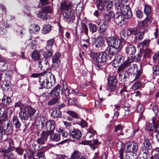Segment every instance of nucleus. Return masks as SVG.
Segmentation results:
<instances>
[{"label": "nucleus", "instance_id": "obj_12", "mask_svg": "<svg viewBox=\"0 0 159 159\" xmlns=\"http://www.w3.org/2000/svg\"><path fill=\"white\" fill-rule=\"evenodd\" d=\"M121 50V49H118L112 47L108 46L106 49V51L108 53V57L110 60H111L114 58L117 53L119 52Z\"/></svg>", "mask_w": 159, "mask_h": 159}, {"label": "nucleus", "instance_id": "obj_26", "mask_svg": "<svg viewBox=\"0 0 159 159\" xmlns=\"http://www.w3.org/2000/svg\"><path fill=\"white\" fill-rule=\"evenodd\" d=\"M12 121L14 124L15 127L17 129H19L21 126V124L18 117L16 115H14L12 117Z\"/></svg>", "mask_w": 159, "mask_h": 159}, {"label": "nucleus", "instance_id": "obj_14", "mask_svg": "<svg viewBox=\"0 0 159 159\" xmlns=\"http://www.w3.org/2000/svg\"><path fill=\"white\" fill-rule=\"evenodd\" d=\"M132 66L134 69L133 74L134 76H135L134 80L139 79L142 73L140 66H138L137 65L133 64Z\"/></svg>", "mask_w": 159, "mask_h": 159}, {"label": "nucleus", "instance_id": "obj_9", "mask_svg": "<svg viewBox=\"0 0 159 159\" xmlns=\"http://www.w3.org/2000/svg\"><path fill=\"white\" fill-rule=\"evenodd\" d=\"M54 39H50L47 42L46 45L43 49V55L46 58L51 57L53 54V50L52 48L54 43Z\"/></svg>", "mask_w": 159, "mask_h": 159}, {"label": "nucleus", "instance_id": "obj_56", "mask_svg": "<svg viewBox=\"0 0 159 159\" xmlns=\"http://www.w3.org/2000/svg\"><path fill=\"white\" fill-rule=\"evenodd\" d=\"M120 34L121 39H127L128 37L127 33L125 31H122Z\"/></svg>", "mask_w": 159, "mask_h": 159}, {"label": "nucleus", "instance_id": "obj_36", "mask_svg": "<svg viewBox=\"0 0 159 159\" xmlns=\"http://www.w3.org/2000/svg\"><path fill=\"white\" fill-rule=\"evenodd\" d=\"M80 153L78 151L75 150L72 154L70 159H78L80 157Z\"/></svg>", "mask_w": 159, "mask_h": 159}, {"label": "nucleus", "instance_id": "obj_51", "mask_svg": "<svg viewBox=\"0 0 159 159\" xmlns=\"http://www.w3.org/2000/svg\"><path fill=\"white\" fill-rule=\"evenodd\" d=\"M60 136L61 135L64 138H66L68 135V133L65 130L61 129V131H58Z\"/></svg>", "mask_w": 159, "mask_h": 159}, {"label": "nucleus", "instance_id": "obj_1", "mask_svg": "<svg viewBox=\"0 0 159 159\" xmlns=\"http://www.w3.org/2000/svg\"><path fill=\"white\" fill-rule=\"evenodd\" d=\"M117 12L115 16V23L119 26H121L124 23V19H129L132 17V14L130 8L128 6H123L119 2L115 3Z\"/></svg>", "mask_w": 159, "mask_h": 159}, {"label": "nucleus", "instance_id": "obj_58", "mask_svg": "<svg viewBox=\"0 0 159 159\" xmlns=\"http://www.w3.org/2000/svg\"><path fill=\"white\" fill-rule=\"evenodd\" d=\"M119 79L120 81H125V80L127 78V76L125 75V74L124 75L123 73L122 74L120 73L119 74Z\"/></svg>", "mask_w": 159, "mask_h": 159}, {"label": "nucleus", "instance_id": "obj_55", "mask_svg": "<svg viewBox=\"0 0 159 159\" xmlns=\"http://www.w3.org/2000/svg\"><path fill=\"white\" fill-rule=\"evenodd\" d=\"M151 17L149 16H147V17L143 21V23H142V25H143V24H147L151 22Z\"/></svg>", "mask_w": 159, "mask_h": 159}, {"label": "nucleus", "instance_id": "obj_8", "mask_svg": "<svg viewBox=\"0 0 159 159\" xmlns=\"http://www.w3.org/2000/svg\"><path fill=\"white\" fill-rule=\"evenodd\" d=\"M107 42L109 47H112L118 49H122L123 45L125 44L124 41H121L118 39L113 37L108 38Z\"/></svg>", "mask_w": 159, "mask_h": 159}, {"label": "nucleus", "instance_id": "obj_5", "mask_svg": "<svg viewBox=\"0 0 159 159\" xmlns=\"http://www.w3.org/2000/svg\"><path fill=\"white\" fill-rule=\"evenodd\" d=\"M107 55L105 52H101L98 53L94 60V64L98 70H102L104 65L107 60Z\"/></svg>", "mask_w": 159, "mask_h": 159}, {"label": "nucleus", "instance_id": "obj_44", "mask_svg": "<svg viewBox=\"0 0 159 159\" xmlns=\"http://www.w3.org/2000/svg\"><path fill=\"white\" fill-rule=\"evenodd\" d=\"M97 6L99 10H102L103 7H105L104 2H103L100 0H98L97 1Z\"/></svg>", "mask_w": 159, "mask_h": 159}, {"label": "nucleus", "instance_id": "obj_47", "mask_svg": "<svg viewBox=\"0 0 159 159\" xmlns=\"http://www.w3.org/2000/svg\"><path fill=\"white\" fill-rule=\"evenodd\" d=\"M89 30L92 33L96 32L97 30L96 25L93 24H90L89 25Z\"/></svg>", "mask_w": 159, "mask_h": 159}, {"label": "nucleus", "instance_id": "obj_27", "mask_svg": "<svg viewBox=\"0 0 159 159\" xmlns=\"http://www.w3.org/2000/svg\"><path fill=\"white\" fill-rule=\"evenodd\" d=\"M124 60V58L121 55H119L117 56L114 60V63L112 64V66L115 67H116V66H115L114 65L116 64H119L120 63L123 62Z\"/></svg>", "mask_w": 159, "mask_h": 159}, {"label": "nucleus", "instance_id": "obj_23", "mask_svg": "<svg viewBox=\"0 0 159 159\" xmlns=\"http://www.w3.org/2000/svg\"><path fill=\"white\" fill-rule=\"evenodd\" d=\"M11 151L8 150H2L0 152L4 153L3 156L4 159H12L13 157V155L12 153L11 152Z\"/></svg>", "mask_w": 159, "mask_h": 159}, {"label": "nucleus", "instance_id": "obj_10", "mask_svg": "<svg viewBox=\"0 0 159 159\" xmlns=\"http://www.w3.org/2000/svg\"><path fill=\"white\" fill-rule=\"evenodd\" d=\"M117 80L114 76H110L108 79V85L107 86V90L112 92L116 89Z\"/></svg>", "mask_w": 159, "mask_h": 159}, {"label": "nucleus", "instance_id": "obj_3", "mask_svg": "<svg viewBox=\"0 0 159 159\" xmlns=\"http://www.w3.org/2000/svg\"><path fill=\"white\" fill-rule=\"evenodd\" d=\"M39 81L41 87L39 89L43 88L49 89L54 86L55 79L54 76L51 73L47 72L43 75H41L39 77Z\"/></svg>", "mask_w": 159, "mask_h": 159}, {"label": "nucleus", "instance_id": "obj_22", "mask_svg": "<svg viewBox=\"0 0 159 159\" xmlns=\"http://www.w3.org/2000/svg\"><path fill=\"white\" fill-rule=\"evenodd\" d=\"M7 68L6 60L4 57L0 56V70L5 71Z\"/></svg>", "mask_w": 159, "mask_h": 159}, {"label": "nucleus", "instance_id": "obj_13", "mask_svg": "<svg viewBox=\"0 0 159 159\" xmlns=\"http://www.w3.org/2000/svg\"><path fill=\"white\" fill-rule=\"evenodd\" d=\"M125 44L127 45L125 48V52L127 55L130 56L131 58L132 59L133 55L135 53L136 48L134 45L131 44H129L127 42H125Z\"/></svg>", "mask_w": 159, "mask_h": 159}, {"label": "nucleus", "instance_id": "obj_6", "mask_svg": "<svg viewBox=\"0 0 159 159\" xmlns=\"http://www.w3.org/2000/svg\"><path fill=\"white\" fill-rule=\"evenodd\" d=\"M152 148L151 143L149 141H145L144 142L139 155V159H148L150 157L149 151L151 150Z\"/></svg>", "mask_w": 159, "mask_h": 159}, {"label": "nucleus", "instance_id": "obj_64", "mask_svg": "<svg viewBox=\"0 0 159 159\" xmlns=\"http://www.w3.org/2000/svg\"><path fill=\"white\" fill-rule=\"evenodd\" d=\"M37 41L35 40H32L30 43V49L32 50L33 49L34 47H35V45L37 44Z\"/></svg>", "mask_w": 159, "mask_h": 159}, {"label": "nucleus", "instance_id": "obj_50", "mask_svg": "<svg viewBox=\"0 0 159 159\" xmlns=\"http://www.w3.org/2000/svg\"><path fill=\"white\" fill-rule=\"evenodd\" d=\"M82 144L84 145H89L91 146L93 149V150H94L96 148V146H94L92 143V141H83L82 142Z\"/></svg>", "mask_w": 159, "mask_h": 159}, {"label": "nucleus", "instance_id": "obj_21", "mask_svg": "<svg viewBox=\"0 0 159 159\" xmlns=\"http://www.w3.org/2000/svg\"><path fill=\"white\" fill-rule=\"evenodd\" d=\"M60 91V86L57 85L51 91L50 95L52 97L58 96L59 95Z\"/></svg>", "mask_w": 159, "mask_h": 159}, {"label": "nucleus", "instance_id": "obj_49", "mask_svg": "<svg viewBox=\"0 0 159 159\" xmlns=\"http://www.w3.org/2000/svg\"><path fill=\"white\" fill-rule=\"evenodd\" d=\"M42 11L45 13H50L52 12V9L50 7L46 6L43 8Z\"/></svg>", "mask_w": 159, "mask_h": 159}, {"label": "nucleus", "instance_id": "obj_60", "mask_svg": "<svg viewBox=\"0 0 159 159\" xmlns=\"http://www.w3.org/2000/svg\"><path fill=\"white\" fill-rule=\"evenodd\" d=\"M128 1V0H120V1L119 0H114V2H115V4L117 2H119L120 4H121L123 6H127L126 5H124V4L126 3Z\"/></svg>", "mask_w": 159, "mask_h": 159}, {"label": "nucleus", "instance_id": "obj_57", "mask_svg": "<svg viewBox=\"0 0 159 159\" xmlns=\"http://www.w3.org/2000/svg\"><path fill=\"white\" fill-rule=\"evenodd\" d=\"M64 89L65 93L66 94L71 93L73 91V89L69 87H66V88L64 87Z\"/></svg>", "mask_w": 159, "mask_h": 159}, {"label": "nucleus", "instance_id": "obj_48", "mask_svg": "<svg viewBox=\"0 0 159 159\" xmlns=\"http://www.w3.org/2000/svg\"><path fill=\"white\" fill-rule=\"evenodd\" d=\"M66 113L69 114L72 117L75 118H79L77 114L73 111H67L66 112Z\"/></svg>", "mask_w": 159, "mask_h": 159}, {"label": "nucleus", "instance_id": "obj_25", "mask_svg": "<svg viewBox=\"0 0 159 159\" xmlns=\"http://www.w3.org/2000/svg\"><path fill=\"white\" fill-rule=\"evenodd\" d=\"M34 152L31 150L30 149H27L25 150V153L24 155L23 159H26V157L29 159H30L34 156Z\"/></svg>", "mask_w": 159, "mask_h": 159}, {"label": "nucleus", "instance_id": "obj_15", "mask_svg": "<svg viewBox=\"0 0 159 159\" xmlns=\"http://www.w3.org/2000/svg\"><path fill=\"white\" fill-rule=\"evenodd\" d=\"M69 134L71 137L75 139H79L82 137L81 132L78 129H74L70 130Z\"/></svg>", "mask_w": 159, "mask_h": 159}, {"label": "nucleus", "instance_id": "obj_53", "mask_svg": "<svg viewBox=\"0 0 159 159\" xmlns=\"http://www.w3.org/2000/svg\"><path fill=\"white\" fill-rule=\"evenodd\" d=\"M111 19L108 17L107 15L106 14L104 16V18L102 21L103 23L108 25V23L110 22Z\"/></svg>", "mask_w": 159, "mask_h": 159}, {"label": "nucleus", "instance_id": "obj_45", "mask_svg": "<svg viewBox=\"0 0 159 159\" xmlns=\"http://www.w3.org/2000/svg\"><path fill=\"white\" fill-rule=\"evenodd\" d=\"M136 15L137 17L139 19H142L143 15L142 11L139 9H138L136 11Z\"/></svg>", "mask_w": 159, "mask_h": 159}, {"label": "nucleus", "instance_id": "obj_4", "mask_svg": "<svg viewBox=\"0 0 159 159\" xmlns=\"http://www.w3.org/2000/svg\"><path fill=\"white\" fill-rule=\"evenodd\" d=\"M36 125L41 128L42 129L46 128L48 132L54 131L55 127V122L54 120H48L45 117L43 116L41 118L39 124L36 122Z\"/></svg>", "mask_w": 159, "mask_h": 159}, {"label": "nucleus", "instance_id": "obj_54", "mask_svg": "<svg viewBox=\"0 0 159 159\" xmlns=\"http://www.w3.org/2000/svg\"><path fill=\"white\" fill-rule=\"evenodd\" d=\"M15 151L17 153L20 155H21L23 152L24 150L22 148L20 147L15 148Z\"/></svg>", "mask_w": 159, "mask_h": 159}, {"label": "nucleus", "instance_id": "obj_63", "mask_svg": "<svg viewBox=\"0 0 159 159\" xmlns=\"http://www.w3.org/2000/svg\"><path fill=\"white\" fill-rule=\"evenodd\" d=\"M123 129V127L121 124H119L116 126L114 130L116 132H117L118 131H121Z\"/></svg>", "mask_w": 159, "mask_h": 159}, {"label": "nucleus", "instance_id": "obj_29", "mask_svg": "<svg viewBox=\"0 0 159 159\" xmlns=\"http://www.w3.org/2000/svg\"><path fill=\"white\" fill-rule=\"evenodd\" d=\"M26 109L27 110V111L29 116H34L36 111V109L30 106L26 105Z\"/></svg>", "mask_w": 159, "mask_h": 159}, {"label": "nucleus", "instance_id": "obj_34", "mask_svg": "<svg viewBox=\"0 0 159 159\" xmlns=\"http://www.w3.org/2000/svg\"><path fill=\"white\" fill-rule=\"evenodd\" d=\"M151 40L148 39H144L143 41L140 43V46L142 48H148L150 44Z\"/></svg>", "mask_w": 159, "mask_h": 159}, {"label": "nucleus", "instance_id": "obj_43", "mask_svg": "<svg viewBox=\"0 0 159 159\" xmlns=\"http://www.w3.org/2000/svg\"><path fill=\"white\" fill-rule=\"evenodd\" d=\"M129 58V57L128 59L122 64L125 68L127 67L130 66L131 65V63L134 61L131 58L130 59Z\"/></svg>", "mask_w": 159, "mask_h": 159}, {"label": "nucleus", "instance_id": "obj_7", "mask_svg": "<svg viewBox=\"0 0 159 159\" xmlns=\"http://www.w3.org/2000/svg\"><path fill=\"white\" fill-rule=\"evenodd\" d=\"M2 119V117L0 121V133H5V131L8 132L12 131L13 127L11 122L7 118L3 120Z\"/></svg>", "mask_w": 159, "mask_h": 159}, {"label": "nucleus", "instance_id": "obj_28", "mask_svg": "<svg viewBox=\"0 0 159 159\" xmlns=\"http://www.w3.org/2000/svg\"><path fill=\"white\" fill-rule=\"evenodd\" d=\"M144 32L142 31H139L135 35L134 41L136 42L141 41L143 38Z\"/></svg>", "mask_w": 159, "mask_h": 159}, {"label": "nucleus", "instance_id": "obj_62", "mask_svg": "<svg viewBox=\"0 0 159 159\" xmlns=\"http://www.w3.org/2000/svg\"><path fill=\"white\" fill-rule=\"evenodd\" d=\"M129 30L130 34H132L135 35L138 33L137 30L136 28H130L129 29Z\"/></svg>", "mask_w": 159, "mask_h": 159}, {"label": "nucleus", "instance_id": "obj_18", "mask_svg": "<svg viewBox=\"0 0 159 159\" xmlns=\"http://www.w3.org/2000/svg\"><path fill=\"white\" fill-rule=\"evenodd\" d=\"M60 53L59 52L56 53L52 57V62L56 65V67H58L61 63L60 60Z\"/></svg>", "mask_w": 159, "mask_h": 159}, {"label": "nucleus", "instance_id": "obj_61", "mask_svg": "<svg viewBox=\"0 0 159 159\" xmlns=\"http://www.w3.org/2000/svg\"><path fill=\"white\" fill-rule=\"evenodd\" d=\"M45 141H46L45 140L42 138H41L40 137L38 138L36 140V142L37 143L40 145L44 144H45Z\"/></svg>", "mask_w": 159, "mask_h": 159}, {"label": "nucleus", "instance_id": "obj_59", "mask_svg": "<svg viewBox=\"0 0 159 159\" xmlns=\"http://www.w3.org/2000/svg\"><path fill=\"white\" fill-rule=\"evenodd\" d=\"M82 30L84 31L86 35H88V29L87 26L84 23H83L82 25Z\"/></svg>", "mask_w": 159, "mask_h": 159}, {"label": "nucleus", "instance_id": "obj_32", "mask_svg": "<svg viewBox=\"0 0 159 159\" xmlns=\"http://www.w3.org/2000/svg\"><path fill=\"white\" fill-rule=\"evenodd\" d=\"M40 54L39 52L37 50H34L32 52L31 57L34 60H39L40 58Z\"/></svg>", "mask_w": 159, "mask_h": 159}, {"label": "nucleus", "instance_id": "obj_31", "mask_svg": "<svg viewBox=\"0 0 159 159\" xmlns=\"http://www.w3.org/2000/svg\"><path fill=\"white\" fill-rule=\"evenodd\" d=\"M151 120L153 125L150 123H148L146 126L147 129L149 131H152L155 127L156 124L155 118L154 117H152Z\"/></svg>", "mask_w": 159, "mask_h": 159}, {"label": "nucleus", "instance_id": "obj_16", "mask_svg": "<svg viewBox=\"0 0 159 159\" xmlns=\"http://www.w3.org/2000/svg\"><path fill=\"white\" fill-rule=\"evenodd\" d=\"M138 149V144L135 142H130L127 144L126 151L128 152H135Z\"/></svg>", "mask_w": 159, "mask_h": 159}, {"label": "nucleus", "instance_id": "obj_30", "mask_svg": "<svg viewBox=\"0 0 159 159\" xmlns=\"http://www.w3.org/2000/svg\"><path fill=\"white\" fill-rule=\"evenodd\" d=\"M46 159L45 156L44 152H38L36 156L32 157L30 159Z\"/></svg>", "mask_w": 159, "mask_h": 159}, {"label": "nucleus", "instance_id": "obj_39", "mask_svg": "<svg viewBox=\"0 0 159 159\" xmlns=\"http://www.w3.org/2000/svg\"><path fill=\"white\" fill-rule=\"evenodd\" d=\"M76 123L77 124L81 126L82 128L86 127L87 125V122L81 119H79L78 121H77Z\"/></svg>", "mask_w": 159, "mask_h": 159}, {"label": "nucleus", "instance_id": "obj_19", "mask_svg": "<svg viewBox=\"0 0 159 159\" xmlns=\"http://www.w3.org/2000/svg\"><path fill=\"white\" fill-rule=\"evenodd\" d=\"M49 139L52 141L58 142L61 139L60 134L58 133H54V131L49 132Z\"/></svg>", "mask_w": 159, "mask_h": 159}, {"label": "nucleus", "instance_id": "obj_41", "mask_svg": "<svg viewBox=\"0 0 159 159\" xmlns=\"http://www.w3.org/2000/svg\"><path fill=\"white\" fill-rule=\"evenodd\" d=\"M49 136V132L43 131L40 135V137L45 141H47L48 136Z\"/></svg>", "mask_w": 159, "mask_h": 159}, {"label": "nucleus", "instance_id": "obj_52", "mask_svg": "<svg viewBox=\"0 0 159 159\" xmlns=\"http://www.w3.org/2000/svg\"><path fill=\"white\" fill-rule=\"evenodd\" d=\"M59 100L58 98L56 97L53 98L52 99L48 102V104L49 105L51 106L57 102Z\"/></svg>", "mask_w": 159, "mask_h": 159}, {"label": "nucleus", "instance_id": "obj_24", "mask_svg": "<svg viewBox=\"0 0 159 159\" xmlns=\"http://www.w3.org/2000/svg\"><path fill=\"white\" fill-rule=\"evenodd\" d=\"M51 116L54 118H60L61 116V113L59 111L55 109H52Z\"/></svg>", "mask_w": 159, "mask_h": 159}, {"label": "nucleus", "instance_id": "obj_38", "mask_svg": "<svg viewBox=\"0 0 159 159\" xmlns=\"http://www.w3.org/2000/svg\"><path fill=\"white\" fill-rule=\"evenodd\" d=\"M153 75L156 76L159 75V64L152 67Z\"/></svg>", "mask_w": 159, "mask_h": 159}, {"label": "nucleus", "instance_id": "obj_37", "mask_svg": "<svg viewBox=\"0 0 159 159\" xmlns=\"http://www.w3.org/2000/svg\"><path fill=\"white\" fill-rule=\"evenodd\" d=\"M51 26L49 24L45 25L42 30V33L43 34L48 33L51 30Z\"/></svg>", "mask_w": 159, "mask_h": 159}, {"label": "nucleus", "instance_id": "obj_40", "mask_svg": "<svg viewBox=\"0 0 159 159\" xmlns=\"http://www.w3.org/2000/svg\"><path fill=\"white\" fill-rule=\"evenodd\" d=\"M105 7L107 10H109L112 7V3L109 0H105L104 1Z\"/></svg>", "mask_w": 159, "mask_h": 159}, {"label": "nucleus", "instance_id": "obj_20", "mask_svg": "<svg viewBox=\"0 0 159 159\" xmlns=\"http://www.w3.org/2000/svg\"><path fill=\"white\" fill-rule=\"evenodd\" d=\"M5 142H6L8 150L10 151H13L15 150L14 144L12 139L10 138L7 139Z\"/></svg>", "mask_w": 159, "mask_h": 159}, {"label": "nucleus", "instance_id": "obj_2", "mask_svg": "<svg viewBox=\"0 0 159 159\" xmlns=\"http://www.w3.org/2000/svg\"><path fill=\"white\" fill-rule=\"evenodd\" d=\"M73 5L71 3L67 4L66 2H62L60 7L62 11L63 16L66 21L69 22H72L75 19V11L72 7Z\"/></svg>", "mask_w": 159, "mask_h": 159}, {"label": "nucleus", "instance_id": "obj_35", "mask_svg": "<svg viewBox=\"0 0 159 159\" xmlns=\"http://www.w3.org/2000/svg\"><path fill=\"white\" fill-rule=\"evenodd\" d=\"M11 99L10 98L4 96L2 100V103L5 105H8L11 103Z\"/></svg>", "mask_w": 159, "mask_h": 159}, {"label": "nucleus", "instance_id": "obj_46", "mask_svg": "<svg viewBox=\"0 0 159 159\" xmlns=\"http://www.w3.org/2000/svg\"><path fill=\"white\" fill-rule=\"evenodd\" d=\"M141 86V83L139 81H138L134 83L132 88L134 90H136L139 88Z\"/></svg>", "mask_w": 159, "mask_h": 159}, {"label": "nucleus", "instance_id": "obj_17", "mask_svg": "<svg viewBox=\"0 0 159 159\" xmlns=\"http://www.w3.org/2000/svg\"><path fill=\"white\" fill-rule=\"evenodd\" d=\"M104 42V40L103 39L100 37L98 38H94L92 42V44L95 46V47L99 48L103 45Z\"/></svg>", "mask_w": 159, "mask_h": 159}, {"label": "nucleus", "instance_id": "obj_11", "mask_svg": "<svg viewBox=\"0 0 159 159\" xmlns=\"http://www.w3.org/2000/svg\"><path fill=\"white\" fill-rule=\"evenodd\" d=\"M26 108L25 104H23L20 107V111L19 113V117L21 120H27L29 118Z\"/></svg>", "mask_w": 159, "mask_h": 159}, {"label": "nucleus", "instance_id": "obj_33", "mask_svg": "<svg viewBox=\"0 0 159 159\" xmlns=\"http://www.w3.org/2000/svg\"><path fill=\"white\" fill-rule=\"evenodd\" d=\"M152 10L151 7L150 6L145 4L144 5V12L147 16H149Z\"/></svg>", "mask_w": 159, "mask_h": 159}, {"label": "nucleus", "instance_id": "obj_42", "mask_svg": "<svg viewBox=\"0 0 159 159\" xmlns=\"http://www.w3.org/2000/svg\"><path fill=\"white\" fill-rule=\"evenodd\" d=\"M108 25L105 24L103 23L101 25L99 29V31L100 33H103L105 32L107 28Z\"/></svg>", "mask_w": 159, "mask_h": 159}]
</instances>
